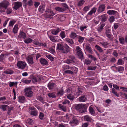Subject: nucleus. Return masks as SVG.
<instances>
[{"instance_id":"obj_26","label":"nucleus","mask_w":127,"mask_h":127,"mask_svg":"<svg viewBox=\"0 0 127 127\" xmlns=\"http://www.w3.org/2000/svg\"><path fill=\"white\" fill-rule=\"evenodd\" d=\"M65 17L63 15H59L58 16L57 18V20L59 21H63Z\"/></svg>"},{"instance_id":"obj_6","label":"nucleus","mask_w":127,"mask_h":127,"mask_svg":"<svg viewBox=\"0 0 127 127\" xmlns=\"http://www.w3.org/2000/svg\"><path fill=\"white\" fill-rule=\"evenodd\" d=\"M30 110H31L30 114L31 115H32L35 116H37L38 115V112L36 110V108L33 107H31L29 108Z\"/></svg>"},{"instance_id":"obj_2","label":"nucleus","mask_w":127,"mask_h":127,"mask_svg":"<svg viewBox=\"0 0 127 127\" xmlns=\"http://www.w3.org/2000/svg\"><path fill=\"white\" fill-rule=\"evenodd\" d=\"M87 106L85 104H79L76 105L75 106V109L81 111V113H85L87 112L86 109Z\"/></svg>"},{"instance_id":"obj_15","label":"nucleus","mask_w":127,"mask_h":127,"mask_svg":"<svg viewBox=\"0 0 127 127\" xmlns=\"http://www.w3.org/2000/svg\"><path fill=\"white\" fill-rule=\"evenodd\" d=\"M18 101L21 103H24L26 101V98L25 96H19L18 97Z\"/></svg>"},{"instance_id":"obj_50","label":"nucleus","mask_w":127,"mask_h":127,"mask_svg":"<svg viewBox=\"0 0 127 127\" xmlns=\"http://www.w3.org/2000/svg\"><path fill=\"white\" fill-rule=\"evenodd\" d=\"M44 114L42 112H40L39 114V119L41 120H42L44 119Z\"/></svg>"},{"instance_id":"obj_44","label":"nucleus","mask_w":127,"mask_h":127,"mask_svg":"<svg viewBox=\"0 0 127 127\" xmlns=\"http://www.w3.org/2000/svg\"><path fill=\"white\" fill-rule=\"evenodd\" d=\"M60 35L62 39L64 38L65 37V34L64 32H61L60 34Z\"/></svg>"},{"instance_id":"obj_42","label":"nucleus","mask_w":127,"mask_h":127,"mask_svg":"<svg viewBox=\"0 0 127 127\" xmlns=\"http://www.w3.org/2000/svg\"><path fill=\"white\" fill-rule=\"evenodd\" d=\"M90 113L92 115H94L95 114V112L91 106H90L89 109Z\"/></svg>"},{"instance_id":"obj_54","label":"nucleus","mask_w":127,"mask_h":127,"mask_svg":"<svg viewBox=\"0 0 127 127\" xmlns=\"http://www.w3.org/2000/svg\"><path fill=\"white\" fill-rule=\"evenodd\" d=\"M6 13L7 14H9L11 13L12 11V10L10 8H7L6 9Z\"/></svg>"},{"instance_id":"obj_35","label":"nucleus","mask_w":127,"mask_h":127,"mask_svg":"<svg viewBox=\"0 0 127 127\" xmlns=\"http://www.w3.org/2000/svg\"><path fill=\"white\" fill-rule=\"evenodd\" d=\"M56 36H53L51 35H50L49 37L50 40L52 42H58V41L57 40H56L55 38V37Z\"/></svg>"},{"instance_id":"obj_55","label":"nucleus","mask_w":127,"mask_h":127,"mask_svg":"<svg viewBox=\"0 0 127 127\" xmlns=\"http://www.w3.org/2000/svg\"><path fill=\"white\" fill-rule=\"evenodd\" d=\"M91 63L90 61L87 59H86L85 60L84 62V64H86L87 65Z\"/></svg>"},{"instance_id":"obj_52","label":"nucleus","mask_w":127,"mask_h":127,"mask_svg":"<svg viewBox=\"0 0 127 127\" xmlns=\"http://www.w3.org/2000/svg\"><path fill=\"white\" fill-rule=\"evenodd\" d=\"M37 99L41 102L44 103V100L43 98L41 96H38L37 98Z\"/></svg>"},{"instance_id":"obj_47","label":"nucleus","mask_w":127,"mask_h":127,"mask_svg":"<svg viewBox=\"0 0 127 127\" xmlns=\"http://www.w3.org/2000/svg\"><path fill=\"white\" fill-rule=\"evenodd\" d=\"M119 40L120 43L121 44H124L125 42V38L123 37H121L119 38Z\"/></svg>"},{"instance_id":"obj_5","label":"nucleus","mask_w":127,"mask_h":127,"mask_svg":"<svg viewBox=\"0 0 127 127\" xmlns=\"http://www.w3.org/2000/svg\"><path fill=\"white\" fill-rule=\"evenodd\" d=\"M76 54L79 58L81 59H84L83 55V53L81 48L78 46H77L76 47Z\"/></svg>"},{"instance_id":"obj_43","label":"nucleus","mask_w":127,"mask_h":127,"mask_svg":"<svg viewBox=\"0 0 127 127\" xmlns=\"http://www.w3.org/2000/svg\"><path fill=\"white\" fill-rule=\"evenodd\" d=\"M54 112L55 113V115H63V113L59 111H54Z\"/></svg>"},{"instance_id":"obj_29","label":"nucleus","mask_w":127,"mask_h":127,"mask_svg":"<svg viewBox=\"0 0 127 127\" xmlns=\"http://www.w3.org/2000/svg\"><path fill=\"white\" fill-rule=\"evenodd\" d=\"M67 98L71 100H73L75 98L74 95L71 94H70L67 95Z\"/></svg>"},{"instance_id":"obj_31","label":"nucleus","mask_w":127,"mask_h":127,"mask_svg":"<svg viewBox=\"0 0 127 127\" xmlns=\"http://www.w3.org/2000/svg\"><path fill=\"white\" fill-rule=\"evenodd\" d=\"M59 107L64 112L66 111V108L65 106L64 105H62L61 104H59Z\"/></svg>"},{"instance_id":"obj_45","label":"nucleus","mask_w":127,"mask_h":127,"mask_svg":"<svg viewBox=\"0 0 127 127\" xmlns=\"http://www.w3.org/2000/svg\"><path fill=\"white\" fill-rule=\"evenodd\" d=\"M18 82H10L9 83V86L10 87H12L14 85H16L17 84Z\"/></svg>"},{"instance_id":"obj_22","label":"nucleus","mask_w":127,"mask_h":127,"mask_svg":"<svg viewBox=\"0 0 127 127\" xmlns=\"http://www.w3.org/2000/svg\"><path fill=\"white\" fill-rule=\"evenodd\" d=\"M107 13L109 15H114L115 14H118L117 11L113 10H110L108 11Z\"/></svg>"},{"instance_id":"obj_21","label":"nucleus","mask_w":127,"mask_h":127,"mask_svg":"<svg viewBox=\"0 0 127 127\" xmlns=\"http://www.w3.org/2000/svg\"><path fill=\"white\" fill-rule=\"evenodd\" d=\"M84 118L85 120L87 122H91L92 121V118L88 115L84 116Z\"/></svg>"},{"instance_id":"obj_57","label":"nucleus","mask_w":127,"mask_h":127,"mask_svg":"<svg viewBox=\"0 0 127 127\" xmlns=\"http://www.w3.org/2000/svg\"><path fill=\"white\" fill-rule=\"evenodd\" d=\"M13 107H9L8 108H8V111L7 112V114H8L9 115L10 114L11 111L13 109Z\"/></svg>"},{"instance_id":"obj_28","label":"nucleus","mask_w":127,"mask_h":127,"mask_svg":"<svg viewBox=\"0 0 127 127\" xmlns=\"http://www.w3.org/2000/svg\"><path fill=\"white\" fill-rule=\"evenodd\" d=\"M77 36L76 33L74 32H72L71 33L70 35V37L72 39H75Z\"/></svg>"},{"instance_id":"obj_25","label":"nucleus","mask_w":127,"mask_h":127,"mask_svg":"<svg viewBox=\"0 0 127 127\" xmlns=\"http://www.w3.org/2000/svg\"><path fill=\"white\" fill-rule=\"evenodd\" d=\"M56 10L60 12H62L65 11L66 9L64 8H61L57 7L55 8Z\"/></svg>"},{"instance_id":"obj_61","label":"nucleus","mask_w":127,"mask_h":127,"mask_svg":"<svg viewBox=\"0 0 127 127\" xmlns=\"http://www.w3.org/2000/svg\"><path fill=\"white\" fill-rule=\"evenodd\" d=\"M88 57L89 58H91L92 60L94 61H95L96 60V59L94 56L92 55H88Z\"/></svg>"},{"instance_id":"obj_34","label":"nucleus","mask_w":127,"mask_h":127,"mask_svg":"<svg viewBox=\"0 0 127 127\" xmlns=\"http://www.w3.org/2000/svg\"><path fill=\"white\" fill-rule=\"evenodd\" d=\"M47 95L50 98H55L56 97L54 93H49L47 94Z\"/></svg>"},{"instance_id":"obj_53","label":"nucleus","mask_w":127,"mask_h":127,"mask_svg":"<svg viewBox=\"0 0 127 127\" xmlns=\"http://www.w3.org/2000/svg\"><path fill=\"white\" fill-rule=\"evenodd\" d=\"M117 64L118 65H122L123 64V62L122 59H120L118 60Z\"/></svg>"},{"instance_id":"obj_58","label":"nucleus","mask_w":127,"mask_h":127,"mask_svg":"<svg viewBox=\"0 0 127 127\" xmlns=\"http://www.w3.org/2000/svg\"><path fill=\"white\" fill-rule=\"evenodd\" d=\"M64 93V91L63 89L60 90L57 93L58 95H62Z\"/></svg>"},{"instance_id":"obj_10","label":"nucleus","mask_w":127,"mask_h":127,"mask_svg":"<svg viewBox=\"0 0 127 127\" xmlns=\"http://www.w3.org/2000/svg\"><path fill=\"white\" fill-rule=\"evenodd\" d=\"M64 46L63 44L61 43H59L57 44V49H58L60 50L61 52H66V51H65L64 50Z\"/></svg>"},{"instance_id":"obj_24","label":"nucleus","mask_w":127,"mask_h":127,"mask_svg":"<svg viewBox=\"0 0 127 127\" xmlns=\"http://www.w3.org/2000/svg\"><path fill=\"white\" fill-rule=\"evenodd\" d=\"M83 93L82 89L80 88H78V91L76 93V95L77 96L81 95Z\"/></svg>"},{"instance_id":"obj_4","label":"nucleus","mask_w":127,"mask_h":127,"mask_svg":"<svg viewBox=\"0 0 127 127\" xmlns=\"http://www.w3.org/2000/svg\"><path fill=\"white\" fill-rule=\"evenodd\" d=\"M17 66L20 69H23L26 67L27 64L25 62L19 61L17 62Z\"/></svg>"},{"instance_id":"obj_40","label":"nucleus","mask_w":127,"mask_h":127,"mask_svg":"<svg viewBox=\"0 0 127 127\" xmlns=\"http://www.w3.org/2000/svg\"><path fill=\"white\" fill-rule=\"evenodd\" d=\"M78 41L80 43H81L83 42L85 38L79 35L78 36Z\"/></svg>"},{"instance_id":"obj_39","label":"nucleus","mask_w":127,"mask_h":127,"mask_svg":"<svg viewBox=\"0 0 127 127\" xmlns=\"http://www.w3.org/2000/svg\"><path fill=\"white\" fill-rule=\"evenodd\" d=\"M32 40L31 38H28L25 39L24 42L28 44L32 42Z\"/></svg>"},{"instance_id":"obj_19","label":"nucleus","mask_w":127,"mask_h":127,"mask_svg":"<svg viewBox=\"0 0 127 127\" xmlns=\"http://www.w3.org/2000/svg\"><path fill=\"white\" fill-rule=\"evenodd\" d=\"M40 61L41 64L42 65H46L48 64V62L47 61L43 58H41Z\"/></svg>"},{"instance_id":"obj_3","label":"nucleus","mask_w":127,"mask_h":127,"mask_svg":"<svg viewBox=\"0 0 127 127\" xmlns=\"http://www.w3.org/2000/svg\"><path fill=\"white\" fill-rule=\"evenodd\" d=\"M25 96L28 97H31L32 96L33 92L31 91V88L29 87L26 88L24 90Z\"/></svg>"},{"instance_id":"obj_30","label":"nucleus","mask_w":127,"mask_h":127,"mask_svg":"<svg viewBox=\"0 0 127 127\" xmlns=\"http://www.w3.org/2000/svg\"><path fill=\"white\" fill-rule=\"evenodd\" d=\"M116 68L118 71L120 73H122L124 70V68L122 66H119L117 67H116Z\"/></svg>"},{"instance_id":"obj_12","label":"nucleus","mask_w":127,"mask_h":127,"mask_svg":"<svg viewBox=\"0 0 127 127\" xmlns=\"http://www.w3.org/2000/svg\"><path fill=\"white\" fill-rule=\"evenodd\" d=\"M26 59L29 64L32 65L34 63L33 57L31 56H28L26 58Z\"/></svg>"},{"instance_id":"obj_62","label":"nucleus","mask_w":127,"mask_h":127,"mask_svg":"<svg viewBox=\"0 0 127 127\" xmlns=\"http://www.w3.org/2000/svg\"><path fill=\"white\" fill-rule=\"evenodd\" d=\"M96 66H89L88 67V69L90 70H94L96 68Z\"/></svg>"},{"instance_id":"obj_51","label":"nucleus","mask_w":127,"mask_h":127,"mask_svg":"<svg viewBox=\"0 0 127 127\" xmlns=\"http://www.w3.org/2000/svg\"><path fill=\"white\" fill-rule=\"evenodd\" d=\"M31 80H28L26 79H22L21 80V81L22 82L25 84H29L30 83Z\"/></svg>"},{"instance_id":"obj_32","label":"nucleus","mask_w":127,"mask_h":127,"mask_svg":"<svg viewBox=\"0 0 127 127\" xmlns=\"http://www.w3.org/2000/svg\"><path fill=\"white\" fill-rule=\"evenodd\" d=\"M9 106L6 105H2L0 106V108L2 109L3 111H5L6 109V108H8Z\"/></svg>"},{"instance_id":"obj_11","label":"nucleus","mask_w":127,"mask_h":127,"mask_svg":"<svg viewBox=\"0 0 127 127\" xmlns=\"http://www.w3.org/2000/svg\"><path fill=\"white\" fill-rule=\"evenodd\" d=\"M22 3L21 2H15L14 3V6L13 7V8L16 10H17L22 6Z\"/></svg>"},{"instance_id":"obj_7","label":"nucleus","mask_w":127,"mask_h":127,"mask_svg":"<svg viewBox=\"0 0 127 127\" xmlns=\"http://www.w3.org/2000/svg\"><path fill=\"white\" fill-rule=\"evenodd\" d=\"M105 5L104 4H99L97 9V12L100 13L104 11L105 9Z\"/></svg>"},{"instance_id":"obj_1","label":"nucleus","mask_w":127,"mask_h":127,"mask_svg":"<svg viewBox=\"0 0 127 127\" xmlns=\"http://www.w3.org/2000/svg\"><path fill=\"white\" fill-rule=\"evenodd\" d=\"M9 5V2L6 0H4L0 3V12L2 13L5 12V9Z\"/></svg>"},{"instance_id":"obj_46","label":"nucleus","mask_w":127,"mask_h":127,"mask_svg":"<svg viewBox=\"0 0 127 127\" xmlns=\"http://www.w3.org/2000/svg\"><path fill=\"white\" fill-rule=\"evenodd\" d=\"M33 1L32 0H30L28 1V2L26 3L25 4L26 5H28L29 6H31L33 5Z\"/></svg>"},{"instance_id":"obj_64","label":"nucleus","mask_w":127,"mask_h":127,"mask_svg":"<svg viewBox=\"0 0 127 127\" xmlns=\"http://www.w3.org/2000/svg\"><path fill=\"white\" fill-rule=\"evenodd\" d=\"M69 58L70 59H71V60H73L74 62H75V58L74 56L72 55H70L69 56Z\"/></svg>"},{"instance_id":"obj_18","label":"nucleus","mask_w":127,"mask_h":127,"mask_svg":"<svg viewBox=\"0 0 127 127\" xmlns=\"http://www.w3.org/2000/svg\"><path fill=\"white\" fill-rule=\"evenodd\" d=\"M86 50L87 52L92 54L93 52L90 44L87 45L86 47Z\"/></svg>"},{"instance_id":"obj_17","label":"nucleus","mask_w":127,"mask_h":127,"mask_svg":"<svg viewBox=\"0 0 127 127\" xmlns=\"http://www.w3.org/2000/svg\"><path fill=\"white\" fill-rule=\"evenodd\" d=\"M61 31L60 28H58L56 30L53 29L51 31V33L54 35L57 34L59 32Z\"/></svg>"},{"instance_id":"obj_14","label":"nucleus","mask_w":127,"mask_h":127,"mask_svg":"<svg viewBox=\"0 0 127 127\" xmlns=\"http://www.w3.org/2000/svg\"><path fill=\"white\" fill-rule=\"evenodd\" d=\"M48 86L50 89H53L56 86V84L55 83L50 82L48 85Z\"/></svg>"},{"instance_id":"obj_20","label":"nucleus","mask_w":127,"mask_h":127,"mask_svg":"<svg viewBox=\"0 0 127 127\" xmlns=\"http://www.w3.org/2000/svg\"><path fill=\"white\" fill-rule=\"evenodd\" d=\"M63 49L64 51H66V52H62L66 54L69 52L70 50V48L66 44L65 45Z\"/></svg>"},{"instance_id":"obj_27","label":"nucleus","mask_w":127,"mask_h":127,"mask_svg":"<svg viewBox=\"0 0 127 127\" xmlns=\"http://www.w3.org/2000/svg\"><path fill=\"white\" fill-rule=\"evenodd\" d=\"M18 26L16 24L13 28L12 31L14 33H17L18 30Z\"/></svg>"},{"instance_id":"obj_59","label":"nucleus","mask_w":127,"mask_h":127,"mask_svg":"<svg viewBox=\"0 0 127 127\" xmlns=\"http://www.w3.org/2000/svg\"><path fill=\"white\" fill-rule=\"evenodd\" d=\"M46 57L52 61H53L54 60V58L52 57L51 56L49 55H46Z\"/></svg>"},{"instance_id":"obj_37","label":"nucleus","mask_w":127,"mask_h":127,"mask_svg":"<svg viewBox=\"0 0 127 127\" xmlns=\"http://www.w3.org/2000/svg\"><path fill=\"white\" fill-rule=\"evenodd\" d=\"M95 48L100 53H102L103 52V50L102 48L99 45H96L95 46Z\"/></svg>"},{"instance_id":"obj_56","label":"nucleus","mask_w":127,"mask_h":127,"mask_svg":"<svg viewBox=\"0 0 127 127\" xmlns=\"http://www.w3.org/2000/svg\"><path fill=\"white\" fill-rule=\"evenodd\" d=\"M115 18L113 16H111L109 19V21L110 23L114 22L115 20Z\"/></svg>"},{"instance_id":"obj_60","label":"nucleus","mask_w":127,"mask_h":127,"mask_svg":"<svg viewBox=\"0 0 127 127\" xmlns=\"http://www.w3.org/2000/svg\"><path fill=\"white\" fill-rule=\"evenodd\" d=\"M66 63L68 64H70L74 63L75 62H74L73 60H71V59H68L66 61Z\"/></svg>"},{"instance_id":"obj_38","label":"nucleus","mask_w":127,"mask_h":127,"mask_svg":"<svg viewBox=\"0 0 127 127\" xmlns=\"http://www.w3.org/2000/svg\"><path fill=\"white\" fill-rule=\"evenodd\" d=\"M91 7V5H88L85 6L83 9V11L85 12H87L89 10Z\"/></svg>"},{"instance_id":"obj_48","label":"nucleus","mask_w":127,"mask_h":127,"mask_svg":"<svg viewBox=\"0 0 127 127\" xmlns=\"http://www.w3.org/2000/svg\"><path fill=\"white\" fill-rule=\"evenodd\" d=\"M112 92L118 97L119 96V94H118L117 92L116 91L115 89L114 88L112 89Z\"/></svg>"},{"instance_id":"obj_49","label":"nucleus","mask_w":127,"mask_h":127,"mask_svg":"<svg viewBox=\"0 0 127 127\" xmlns=\"http://www.w3.org/2000/svg\"><path fill=\"white\" fill-rule=\"evenodd\" d=\"M66 42H68L69 43L71 44H73L74 43L73 40L72 39H69L68 38L66 39Z\"/></svg>"},{"instance_id":"obj_8","label":"nucleus","mask_w":127,"mask_h":127,"mask_svg":"<svg viewBox=\"0 0 127 127\" xmlns=\"http://www.w3.org/2000/svg\"><path fill=\"white\" fill-rule=\"evenodd\" d=\"M79 121L75 117H73L69 122V124L72 125L73 124L75 125H77L79 124Z\"/></svg>"},{"instance_id":"obj_36","label":"nucleus","mask_w":127,"mask_h":127,"mask_svg":"<svg viewBox=\"0 0 127 127\" xmlns=\"http://www.w3.org/2000/svg\"><path fill=\"white\" fill-rule=\"evenodd\" d=\"M45 10L44 6L43 5H41L39 7L38 11L39 12L41 13H43Z\"/></svg>"},{"instance_id":"obj_41","label":"nucleus","mask_w":127,"mask_h":127,"mask_svg":"<svg viewBox=\"0 0 127 127\" xmlns=\"http://www.w3.org/2000/svg\"><path fill=\"white\" fill-rule=\"evenodd\" d=\"M14 72L13 70H7L4 71V73L7 74H12Z\"/></svg>"},{"instance_id":"obj_9","label":"nucleus","mask_w":127,"mask_h":127,"mask_svg":"<svg viewBox=\"0 0 127 127\" xmlns=\"http://www.w3.org/2000/svg\"><path fill=\"white\" fill-rule=\"evenodd\" d=\"M98 17L100 18L102 22H104L106 21L108 16L107 14H105L102 15L100 16H98Z\"/></svg>"},{"instance_id":"obj_63","label":"nucleus","mask_w":127,"mask_h":127,"mask_svg":"<svg viewBox=\"0 0 127 127\" xmlns=\"http://www.w3.org/2000/svg\"><path fill=\"white\" fill-rule=\"evenodd\" d=\"M15 22L16 21L14 20L10 21L9 23V26H13Z\"/></svg>"},{"instance_id":"obj_33","label":"nucleus","mask_w":127,"mask_h":127,"mask_svg":"<svg viewBox=\"0 0 127 127\" xmlns=\"http://www.w3.org/2000/svg\"><path fill=\"white\" fill-rule=\"evenodd\" d=\"M100 43L105 48H106L108 47L109 43L107 42H100Z\"/></svg>"},{"instance_id":"obj_23","label":"nucleus","mask_w":127,"mask_h":127,"mask_svg":"<svg viewBox=\"0 0 127 127\" xmlns=\"http://www.w3.org/2000/svg\"><path fill=\"white\" fill-rule=\"evenodd\" d=\"M86 98L85 95L80 97L78 98L80 102H85L86 100Z\"/></svg>"},{"instance_id":"obj_13","label":"nucleus","mask_w":127,"mask_h":127,"mask_svg":"<svg viewBox=\"0 0 127 127\" xmlns=\"http://www.w3.org/2000/svg\"><path fill=\"white\" fill-rule=\"evenodd\" d=\"M97 10V8L94 7H93L91 10L88 13L87 15L91 16L93 14H95Z\"/></svg>"},{"instance_id":"obj_16","label":"nucleus","mask_w":127,"mask_h":127,"mask_svg":"<svg viewBox=\"0 0 127 127\" xmlns=\"http://www.w3.org/2000/svg\"><path fill=\"white\" fill-rule=\"evenodd\" d=\"M18 37L25 39L26 37V34L23 32H20L18 36Z\"/></svg>"}]
</instances>
